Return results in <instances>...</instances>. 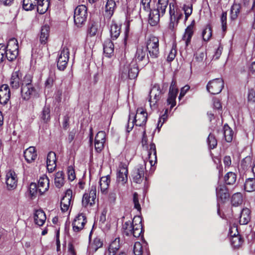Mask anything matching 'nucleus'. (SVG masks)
<instances>
[{
    "label": "nucleus",
    "mask_w": 255,
    "mask_h": 255,
    "mask_svg": "<svg viewBox=\"0 0 255 255\" xmlns=\"http://www.w3.org/2000/svg\"><path fill=\"white\" fill-rule=\"evenodd\" d=\"M151 2V0H141L140 5L144 11L149 12L148 23L153 26L158 23L160 17L165 14L169 0H158L156 6L152 9L150 7Z\"/></svg>",
    "instance_id": "obj_1"
},
{
    "label": "nucleus",
    "mask_w": 255,
    "mask_h": 255,
    "mask_svg": "<svg viewBox=\"0 0 255 255\" xmlns=\"http://www.w3.org/2000/svg\"><path fill=\"white\" fill-rule=\"evenodd\" d=\"M123 233L124 236L138 238L141 235L142 230V225L141 221L138 224H134V221L131 222L130 221L126 222L123 225Z\"/></svg>",
    "instance_id": "obj_2"
},
{
    "label": "nucleus",
    "mask_w": 255,
    "mask_h": 255,
    "mask_svg": "<svg viewBox=\"0 0 255 255\" xmlns=\"http://www.w3.org/2000/svg\"><path fill=\"white\" fill-rule=\"evenodd\" d=\"M87 8L85 5H80L74 10V20L77 27L83 25L87 18Z\"/></svg>",
    "instance_id": "obj_3"
},
{
    "label": "nucleus",
    "mask_w": 255,
    "mask_h": 255,
    "mask_svg": "<svg viewBox=\"0 0 255 255\" xmlns=\"http://www.w3.org/2000/svg\"><path fill=\"white\" fill-rule=\"evenodd\" d=\"M139 72L137 64L131 62L129 64L124 66L122 69V78L123 79H134L136 78Z\"/></svg>",
    "instance_id": "obj_4"
},
{
    "label": "nucleus",
    "mask_w": 255,
    "mask_h": 255,
    "mask_svg": "<svg viewBox=\"0 0 255 255\" xmlns=\"http://www.w3.org/2000/svg\"><path fill=\"white\" fill-rule=\"evenodd\" d=\"M146 50L151 58H156L159 53V39L154 36H150L146 41Z\"/></svg>",
    "instance_id": "obj_5"
},
{
    "label": "nucleus",
    "mask_w": 255,
    "mask_h": 255,
    "mask_svg": "<svg viewBox=\"0 0 255 255\" xmlns=\"http://www.w3.org/2000/svg\"><path fill=\"white\" fill-rule=\"evenodd\" d=\"M69 58V50L66 46L62 47L57 57V68L60 71H63L67 67Z\"/></svg>",
    "instance_id": "obj_6"
},
{
    "label": "nucleus",
    "mask_w": 255,
    "mask_h": 255,
    "mask_svg": "<svg viewBox=\"0 0 255 255\" xmlns=\"http://www.w3.org/2000/svg\"><path fill=\"white\" fill-rule=\"evenodd\" d=\"M224 84V81L222 78H216L208 82L207 90L212 94H218L222 91Z\"/></svg>",
    "instance_id": "obj_7"
},
{
    "label": "nucleus",
    "mask_w": 255,
    "mask_h": 255,
    "mask_svg": "<svg viewBox=\"0 0 255 255\" xmlns=\"http://www.w3.org/2000/svg\"><path fill=\"white\" fill-rule=\"evenodd\" d=\"M134 61L137 64V63L143 62L142 66L143 67L149 62V57L147 54V50L145 48L142 46L137 47L134 57Z\"/></svg>",
    "instance_id": "obj_8"
},
{
    "label": "nucleus",
    "mask_w": 255,
    "mask_h": 255,
    "mask_svg": "<svg viewBox=\"0 0 255 255\" xmlns=\"http://www.w3.org/2000/svg\"><path fill=\"white\" fill-rule=\"evenodd\" d=\"M162 92L159 85H155L150 91V99L149 100L151 109L156 108V103L161 97Z\"/></svg>",
    "instance_id": "obj_9"
},
{
    "label": "nucleus",
    "mask_w": 255,
    "mask_h": 255,
    "mask_svg": "<svg viewBox=\"0 0 255 255\" xmlns=\"http://www.w3.org/2000/svg\"><path fill=\"white\" fill-rule=\"evenodd\" d=\"M96 199V187L92 185L91 187L89 193H86L83 195L82 205L86 207L88 205L92 206L95 203Z\"/></svg>",
    "instance_id": "obj_10"
},
{
    "label": "nucleus",
    "mask_w": 255,
    "mask_h": 255,
    "mask_svg": "<svg viewBox=\"0 0 255 255\" xmlns=\"http://www.w3.org/2000/svg\"><path fill=\"white\" fill-rule=\"evenodd\" d=\"M147 114L142 108H139L136 110L135 115L131 114V117L136 126L141 127L145 125L147 121Z\"/></svg>",
    "instance_id": "obj_11"
},
{
    "label": "nucleus",
    "mask_w": 255,
    "mask_h": 255,
    "mask_svg": "<svg viewBox=\"0 0 255 255\" xmlns=\"http://www.w3.org/2000/svg\"><path fill=\"white\" fill-rule=\"evenodd\" d=\"M145 167L144 165H137L132 171L131 176L134 182L140 184L144 178Z\"/></svg>",
    "instance_id": "obj_12"
},
{
    "label": "nucleus",
    "mask_w": 255,
    "mask_h": 255,
    "mask_svg": "<svg viewBox=\"0 0 255 255\" xmlns=\"http://www.w3.org/2000/svg\"><path fill=\"white\" fill-rule=\"evenodd\" d=\"M36 94V89L33 85L21 86V98L23 100L28 101Z\"/></svg>",
    "instance_id": "obj_13"
},
{
    "label": "nucleus",
    "mask_w": 255,
    "mask_h": 255,
    "mask_svg": "<svg viewBox=\"0 0 255 255\" xmlns=\"http://www.w3.org/2000/svg\"><path fill=\"white\" fill-rule=\"evenodd\" d=\"M128 169L127 165L121 163L119 165L117 172V181L122 184H125L128 181Z\"/></svg>",
    "instance_id": "obj_14"
},
{
    "label": "nucleus",
    "mask_w": 255,
    "mask_h": 255,
    "mask_svg": "<svg viewBox=\"0 0 255 255\" xmlns=\"http://www.w3.org/2000/svg\"><path fill=\"white\" fill-rule=\"evenodd\" d=\"M87 222L86 217L83 214L77 216L72 223L73 229L75 232L82 230Z\"/></svg>",
    "instance_id": "obj_15"
},
{
    "label": "nucleus",
    "mask_w": 255,
    "mask_h": 255,
    "mask_svg": "<svg viewBox=\"0 0 255 255\" xmlns=\"http://www.w3.org/2000/svg\"><path fill=\"white\" fill-rule=\"evenodd\" d=\"M229 234L231 237L230 242L232 246L234 248H239L240 247L243 243V241L241 236L238 235L237 228L236 227L231 228Z\"/></svg>",
    "instance_id": "obj_16"
},
{
    "label": "nucleus",
    "mask_w": 255,
    "mask_h": 255,
    "mask_svg": "<svg viewBox=\"0 0 255 255\" xmlns=\"http://www.w3.org/2000/svg\"><path fill=\"white\" fill-rule=\"evenodd\" d=\"M17 178L15 172L9 170L6 175V184L8 190L15 189L17 186Z\"/></svg>",
    "instance_id": "obj_17"
},
{
    "label": "nucleus",
    "mask_w": 255,
    "mask_h": 255,
    "mask_svg": "<svg viewBox=\"0 0 255 255\" xmlns=\"http://www.w3.org/2000/svg\"><path fill=\"white\" fill-rule=\"evenodd\" d=\"M22 77V74L19 70L13 72L9 80L10 86L13 89H18L21 85Z\"/></svg>",
    "instance_id": "obj_18"
},
{
    "label": "nucleus",
    "mask_w": 255,
    "mask_h": 255,
    "mask_svg": "<svg viewBox=\"0 0 255 255\" xmlns=\"http://www.w3.org/2000/svg\"><path fill=\"white\" fill-rule=\"evenodd\" d=\"M178 93V89L176 87L175 83L172 81L169 88L168 98L167 102L170 105V108H173L176 105V98Z\"/></svg>",
    "instance_id": "obj_19"
},
{
    "label": "nucleus",
    "mask_w": 255,
    "mask_h": 255,
    "mask_svg": "<svg viewBox=\"0 0 255 255\" xmlns=\"http://www.w3.org/2000/svg\"><path fill=\"white\" fill-rule=\"evenodd\" d=\"M72 197V191L68 189L66 191L65 195L61 200V209L63 212H67L69 208L71 202Z\"/></svg>",
    "instance_id": "obj_20"
},
{
    "label": "nucleus",
    "mask_w": 255,
    "mask_h": 255,
    "mask_svg": "<svg viewBox=\"0 0 255 255\" xmlns=\"http://www.w3.org/2000/svg\"><path fill=\"white\" fill-rule=\"evenodd\" d=\"M10 97V92L8 86L3 85L0 87V104L6 105Z\"/></svg>",
    "instance_id": "obj_21"
},
{
    "label": "nucleus",
    "mask_w": 255,
    "mask_h": 255,
    "mask_svg": "<svg viewBox=\"0 0 255 255\" xmlns=\"http://www.w3.org/2000/svg\"><path fill=\"white\" fill-rule=\"evenodd\" d=\"M134 255H149V251L146 243L141 244L139 242L134 243L133 247Z\"/></svg>",
    "instance_id": "obj_22"
},
{
    "label": "nucleus",
    "mask_w": 255,
    "mask_h": 255,
    "mask_svg": "<svg viewBox=\"0 0 255 255\" xmlns=\"http://www.w3.org/2000/svg\"><path fill=\"white\" fill-rule=\"evenodd\" d=\"M25 160L28 163L33 162L37 157V151L33 146H30L23 152Z\"/></svg>",
    "instance_id": "obj_23"
},
{
    "label": "nucleus",
    "mask_w": 255,
    "mask_h": 255,
    "mask_svg": "<svg viewBox=\"0 0 255 255\" xmlns=\"http://www.w3.org/2000/svg\"><path fill=\"white\" fill-rule=\"evenodd\" d=\"M56 157L55 152L50 151L47 156V169L49 172H52L56 167Z\"/></svg>",
    "instance_id": "obj_24"
},
{
    "label": "nucleus",
    "mask_w": 255,
    "mask_h": 255,
    "mask_svg": "<svg viewBox=\"0 0 255 255\" xmlns=\"http://www.w3.org/2000/svg\"><path fill=\"white\" fill-rule=\"evenodd\" d=\"M216 195L218 200L224 202L229 197L228 190L225 185H219L216 188Z\"/></svg>",
    "instance_id": "obj_25"
},
{
    "label": "nucleus",
    "mask_w": 255,
    "mask_h": 255,
    "mask_svg": "<svg viewBox=\"0 0 255 255\" xmlns=\"http://www.w3.org/2000/svg\"><path fill=\"white\" fill-rule=\"evenodd\" d=\"M49 180L46 176L41 177L38 182V192L42 194L48 190L49 188Z\"/></svg>",
    "instance_id": "obj_26"
},
{
    "label": "nucleus",
    "mask_w": 255,
    "mask_h": 255,
    "mask_svg": "<svg viewBox=\"0 0 255 255\" xmlns=\"http://www.w3.org/2000/svg\"><path fill=\"white\" fill-rule=\"evenodd\" d=\"M110 181V176L109 175L103 176L100 178L99 186L101 192L103 194H107Z\"/></svg>",
    "instance_id": "obj_27"
},
{
    "label": "nucleus",
    "mask_w": 255,
    "mask_h": 255,
    "mask_svg": "<svg viewBox=\"0 0 255 255\" xmlns=\"http://www.w3.org/2000/svg\"><path fill=\"white\" fill-rule=\"evenodd\" d=\"M50 0H36V6H37V11L40 14L45 13L50 5Z\"/></svg>",
    "instance_id": "obj_28"
},
{
    "label": "nucleus",
    "mask_w": 255,
    "mask_h": 255,
    "mask_svg": "<svg viewBox=\"0 0 255 255\" xmlns=\"http://www.w3.org/2000/svg\"><path fill=\"white\" fill-rule=\"evenodd\" d=\"M117 7L115 0H106L105 5V14L109 17H111Z\"/></svg>",
    "instance_id": "obj_29"
},
{
    "label": "nucleus",
    "mask_w": 255,
    "mask_h": 255,
    "mask_svg": "<svg viewBox=\"0 0 255 255\" xmlns=\"http://www.w3.org/2000/svg\"><path fill=\"white\" fill-rule=\"evenodd\" d=\"M46 219L45 213L41 210H38L35 212L34 220L35 224L39 226H42Z\"/></svg>",
    "instance_id": "obj_30"
},
{
    "label": "nucleus",
    "mask_w": 255,
    "mask_h": 255,
    "mask_svg": "<svg viewBox=\"0 0 255 255\" xmlns=\"http://www.w3.org/2000/svg\"><path fill=\"white\" fill-rule=\"evenodd\" d=\"M251 220V211L248 208H243L240 214L239 222L241 225H247Z\"/></svg>",
    "instance_id": "obj_31"
},
{
    "label": "nucleus",
    "mask_w": 255,
    "mask_h": 255,
    "mask_svg": "<svg viewBox=\"0 0 255 255\" xmlns=\"http://www.w3.org/2000/svg\"><path fill=\"white\" fill-rule=\"evenodd\" d=\"M120 238H116L111 243L108 249V254L109 255H115L116 254L120 248Z\"/></svg>",
    "instance_id": "obj_32"
},
{
    "label": "nucleus",
    "mask_w": 255,
    "mask_h": 255,
    "mask_svg": "<svg viewBox=\"0 0 255 255\" xmlns=\"http://www.w3.org/2000/svg\"><path fill=\"white\" fill-rule=\"evenodd\" d=\"M149 146L148 150V160L151 166H153L157 160L156 147L153 143H150Z\"/></svg>",
    "instance_id": "obj_33"
},
{
    "label": "nucleus",
    "mask_w": 255,
    "mask_h": 255,
    "mask_svg": "<svg viewBox=\"0 0 255 255\" xmlns=\"http://www.w3.org/2000/svg\"><path fill=\"white\" fill-rule=\"evenodd\" d=\"M103 49L104 54L106 56L112 57L114 53V45L110 40L108 39L104 42Z\"/></svg>",
    "instance_id": "obj_34"
},
{
    "label": "nucleus",
    "mask_w": 255,
    "mask_h": 255,
    "mask_svg": "<svg viewBox=\"0 0 255 255\" xmlns=\"http://www.w3.org/2000/svg\"><path fill=\"white\" fill-rule=\"evenodd\" d=\"M194 21H193L185 29V33L183 37V39L185 41L186 45H188L190 43L191 38L194 33Z\"/></svg>",
    "instance_id": "obj_35"
},
{
    "label": "nucleus",
    "mask_w": 255,
    "mask_h": 255,
    "mask_svg": "<svg viewBox=\"0 0 255 255\" xmlns=\"http://www.w3.org/2000/svg\"><path fill=\"white\" fill-rule=\"evenodd\" d=\"M221 132L224 135L225 139L227 142H230L232 141L233 137V131L227 124L224 126Z\"/></svg>",
    "instance_id": "obj_36"
},
{
    "label": "nucleus",
    "mask_w": 255,
    "mask_h": 255,
    "mask_svg": "<svg viewBox=\"0 0 255 255\" xmlns=\"http://www.w3.org/2000/svg\"><path fill=\"white\" fill-rule=\"evenodd\" d=\"M65 182L64 174L62 171L56 173L54 178V183L56 187L60 188L63 186Z\"/></svg>",
    "instance_id": "obj_37"
},
{
    "label": "nucleus",
    "mask_w": 255,
    "mask_h": 255,
    "mask_svg": "<svg viewBox=\"0 0 255 255\" xmlns=\"http://www.w3.org/2000/svg\"><path fill=\"white\" fill-rule=\"evenodd\" d=\"M121 32L120 26L115 22H112L111 25L110 33L113 40L116 39L120 35Z\"/></svg>",
    "instance_id": "obj_38"
},
{
    "label": "nucleus",
    "mask_w": 255,
    "mask_h": 255,
    "mask_svg": "<svg viewBox=\"0 0 255 255\" xmlns=\"http://www.w3.org/2000/svg\"><path fill=\"white\" fill-rule=\"evenodd\" d=\"M49 27L47 25L43 26L41 28L40 41L41 44H45L49 37Z\"/></svg>",
    "instance_id": "obj_39"
},
{
    "label": "nucleus",
    "mask_w": 255,
    "mask_h": 255,
    "mask_svg": "<svg viewBox=\"0 0 255 255\" xmlns=\"http://www.w3.org/2000/svg\"><path fill=\"white\" fill-rule=\"evenodd\" d=\"M245 190L247 192H253L255 190V178H249L246 179L244 184Z\"/></svg>",
    "instance_id": "obj_40"
},
{
    "label": "nucleus",
    "mask_w": 255,
    "mask_h": 255,
    "mask_svg": "<svg viewBox=\"0 0 255 255\" xmlns=\"http://www.w3.org/2000/svg\"><path fill=\"white\" fill-rule=\"evenodd\" d=\"M237 175L233 172H228L224 177V181L227 185H233L235 183Z\"/></svg>",
    "instance_id": "obj_41"
},
{
    "label": "nucleus",
    "mask_w": 255,
    "mask_h": 255,
    "mask_svg": "<svg viewBox=\"0 0 255 255\" xmlns=\"http://www.w3.org/2000/svg\"><path fill=\"white\" fill-rule=\"evenodd\" d=\"M241 5L238 3H234L231 8V18L232 19H235L238 16L240 12Z\"/></svg>",
    "instance_id": "obj_42"
},
{
    "label": "nucleus",
    "mask_w": 255,
    "mask_h": 255,
    "mask_svg": "<svg viewBox=\"0 0 255 255\" xmlns=\"http://www.w3.org/2000/svg\"><path fill=\"white\" fill-rule=\"evenodd\" d=\"M100 31V24L98 22H92L89 29V34L91 36H94L98 34Z\"/></svg>",
    "instance_id": "obj_43"
},
{
    "label": "nucleus",
    "mask_w": 255,
    "mask_h": 255,
    "mask_svg": "<svg viewBox=\"0 0 255 255\" xmlns=\"http://www.w3.org/2000/svg\"><path fill=\"white\" fill-rule=\"evenodd\" d=\"M36 0H23L22 7L25 10H31L36 6Z\"/></svg>",
    "instance_id": "obj_44"
},
{
    "label": "nucleus",
    "mask_w": 255,
    "mask_h": 255,
    "mask_svg": "<svg viewBox=\"0 0 255 255\" xmlns=\"http://www.w3.org/2000/svg\"><path fill=\"white\" fill-rule=\"evenodd\" d=\"M243 201V196L241 193L238 192L235 193L231 199V202L233 206H238L242 204Z\"/></svg>",
    "instance_id": "obj_45"
},
{
    "label": "nucleus",
    "mask_w": 255,
    "mask_h": 255,
    "mask_svg": "<svg viewBox=\"0 0 255 255\" xmlns=\"http://www.w3.org/2000/svg\"><path fill=\"white\" fill-rule=\"evenodd\" d=\"M202 36L204 41L206 42L210 40L212 36V29L210 26L207 25L204 28L202 32Z\"/></svg>",
    "instance_id": "obj_46"
},
{
    "label": "nucleus",
    "mask_w": 255,
    "mask_h": 255,
    "mask_svg": "<svg viewBox=\"0 0 255 255\" xmlns=\"http://www.w3.org/2000/svg\"><path fill=\"white\" fill-rule=\"evenodd\" d=\"M10 49L13 50L18 51V44L17 39L14 38L10 39L7 42L6 49Z\"/></svg>",
    "instance_id": "obj_47"
},
{
    "label": "nucleus",
    "mask_w": 255,
    "mask_h": 255,
    "mask_svg": "<svg viewBox=\"0 0 255 255\" xmlns=\"http://www.w3.org/2000/svg\"><path fill=\"white\" fill-rule=\"evenodd\" d=\"M50 110L49 107L45 106L43 108L41 118L44 123H47L50 120Z\"/></svg>",
    "instance_id": "obj_48"
},
{
    "label": "nucleus",
    "mask_w": 255,
    "mask_h": 255,
    "mask_svg": "<svg viewBox=\"0 0 255 255\" xmlns=\"http://www.w3.org/2000/svg\"><path fill=\"white\" fill-rule=\"evenodd\" d=\"M6 59L9 61H12L17 57L18 51L13 50L10 49H6Z\"/></svg>",
    "instance_id": "obj_49"
},
{
    "label": "nucleus",
    "mask_w": 255,
    "mask_h": 255,
    "mask_svg": "<svg viewBox=\"0 0 255 255\" xmlns=\"http://www.w3.org/2000/svg\"><path fill=\"white\" fill-rule=\"evenodd\" d=\"M32 78L33 77L31 74H26L23 78V79H21V86L33 85L32 83Z\"/></svg>",
    "instance_id": "obj_50"
},
{
    "label": "nucleus",
    "mask_w": 255,
    "mask_h": 255,
    "mask_svg": "<svg viewBox=\"0 0 255 255\" xmlns=\"http://www.w3.org/2000/svg\"><path fill=\"white\" fill-rule=\"evenodd\" d=\"M207 142L210 148H215L217 145V140L214 134L210 133L207 138Z\"/></svg>",
    "instance_id": "obj_51"
},
{
    "label": "nucleus",
    "mask_w": 255,
    "mask_h": 255,
    "mask_svg": "<svg viewBox=\"0 0 255 255\" xmlns=\"http://www.w3.org/2000/svg\"><path fill=\"white\" fill-rule=\"evenodd\" d=\"M55 79V76L54 73L52 71L50 72L49 76L45 81V86L48 88H51L53 86Z\"/></svg>",
    "instance_id": "obj_52"
},
{
    "label": "nucleus",
    "mask_w": 255,
    "mask_h": 255,
    "mask_svg": "<svg viewBox=\"0 0 255 255\" xmlns=\"http://www.w3.org/2000/svg\"><path fill=\"white\" fill-rule=\"evenodd\" d=\"M227 13L226 11H223L220 17L221 22L222 29L223 32H225L227 30Z\"/></svg>",
    "instance_id": "obj_53"
},
{
    "label": "nucleus",
    "mask_w": 255,
    "mask_h": 255,
    "mask_svg": "<svg viewBox=\"0 0 255 255\" xmlns=\"http://www.w3.org/2000/svg\"><path fill=\"white\" fill-rule=\"evenodd\" d=\"M38 191V185L35 183H31L29 187V192L32 198L36 196Z\"/></svg>",
    "instance_id": "obj_54"
},
{
    "label": "nucleus",
    "mask_w": 255,
    "mask_h": 255,
    "mask_svg": "<svg viewBox=\"0 0 255 255\" xmlns=\"http://www.w3.org/2000/svg\"><path fill=\"white\" fill-rule=\"evenodd\" d=\"M183 10L185 13V20L186 21L188 17L192 14V5L184 4L183 7Z\"/></svg>",
    "instance_id": "obj_55"
},
{
    "label": "nucleus",
    "mask_w": 255,
    "mask_h": 255,
    "mask_svg": "<svg viewBox=\"0 0 255 255\" xmlns=\"http://www.w3.org/2000/svg\"><path fill=\"white\" fill-rule=\"evenodd\" d=\"M6 46L0 44V63L6 59Z\"/></svg>",
    "instance_id": "obj_56"
},
{
    "label": "nucleus",
    "mask_w": 255,
    "mask_h": 255,
    "mask_svg": "<svg viewBox=\"0 0 255 255\" xmlns=\"http://www.w3.org/2000/svg\"><path fill=\"white\" fill-rule=\"evenodd\" d=\"M106 133L104 131H99L96 135L95 141L105 142Z\"/></svg>",
    "instance_id": "obj_57"
},
{
    "label": "nucleus",
    "mask_w": 255,
    "mask_h": 255,
    "mask_svg": "<svg viewBox=\"0 0 255 255\" xmlns=\"http://www.w3.org/2000/svg\"><path fill=\"white\" fill-rule=\"evenodd\" d=\"M178 22L179 20L177 19V18L175 17V16L170 17L169 28L171 30H173L175 27H177L178 24Z\"/></svg>",
    "instance_id": "obj_58"
},
{
    "label": "nucleus",
    "mask_w": 255,
    "mask_h": 255,
    "mask_svg": "<svg viewBox=\"0 0 255 255\" xmlns=\"http://www.w3.org/2000/svg\"><path fill=\"white\" fill-rule=\"evenodd\" d=\"M167 111H168L167 109H166L165 111V113L161 117H160L159 118L158 124H157V128L158 129H159L161 128L163 123L165 122V121H166V120L167 118Z\"/></svg>",
    "instance_id": "obj_59"
},
{
    "label": "nucleus",
    "mask_w": 255,
    "mask_h": 255,
    "mask_svg": "<svg viewBox=\"0 0 255 255\" xmlns=\"http://www.w3.org/2000/svg\"><path fill=\"white\" fill-rule=\"evenodd\" d=\"M133 202L134 203V208L137 211H140L141 210V207L138 201V194L136 192H134L133 195Z\"/></svg>",
    "instance_id": "obj_60"
},
{
    "label": "nucleus",
    "mask_w": 255,
    "mask_h": 255,
    "mask_svg": "<svg viewBox=\"0 0 255 255\" xmlns=\"http://www.w3.org/2000/svg\"><path fill=\"white\" fill-rule=\"evenodd\" d=\"M175 46H173L172 48L170 50V51L167 57V60L169 62H171L173 61V60L175 58L176 55V50L175 49Z\"/></svg>",
    "instance_id": "obj_61"
},
{
    "label": "nucleus",
    "mask_w": 255,
    "mask_h": 255,
    "mask_svg": "<svg viewBox=\"0 0 255 255\" xmlns=\"http://www.w3.org/2000/svg\"><path fill=\"white\" fill-rule=\"evenodd\" d=\"M179 8L175 5L174 3H169V14L170 17L175 16V12H177Z\"/></svg>",
    "instance_id": "obj_62"
},
{
    "label": "nucleus",
    "mask_w": 255,
    "mask_h": 255,
    "mask_svg": "<svg viewBox=\"0 0 255 255\" xmlns=\"http://www.w3.org/2000/svg\"><path fill=\"white\" fill-rule=\"evenodd\" d=\"M68 177L69 180L73 181L75 179L76 176L75 171L72 167H69L67 170Z\"/></svg>",
    "instance_id": "obj_63"
},
{
    "label": "nucleus",
    "mask_w": 255,
    "mask_h": 255,
    "mask_svg": "<svg viewBox=\"0 0 255 255\" xmlns=\"http://www.w3.org/2000/svg\"><path fill=\"white\" fill-rule=\"evenodd\" d=\"M248 99V101L250 102H255V91L254 89L249 90Z\"/></svg>",
    "instance_id": "obj_64"
}]
</instances>
